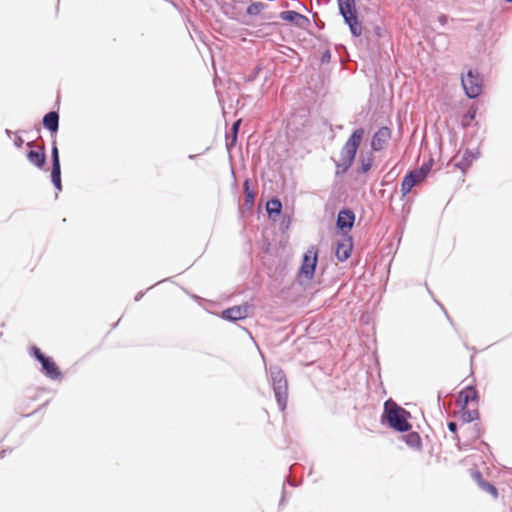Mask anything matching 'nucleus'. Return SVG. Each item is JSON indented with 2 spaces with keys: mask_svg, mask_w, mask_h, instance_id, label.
I'll list each match as a JSON object with an SVG mask.
<instances>
[{
  "mask_svg": "<svg viewBox=\"0 0 512 512\" xmlns=\"http://www.w3.org/2000/svg\"><path fill=\"white\" fill-rule=\"evenodd\" d=\"M402 440L411 449L418 451L422 449V439L418 432L408 431V434L402 436Z\"/></svg>",
  "mask_w": 512,
  "mask_h": 512,
  "instance_id": "nucleus-18",
  "label": "nucleus"
},
{
  "mask_svg": "<svg viewBox=\"0 0 512 512\" xmlns=\"http://www.w3.org/2000/svg\"><path fill=\"white\" fill-rule=\"evenodd\" d=\"M41 364V372L49 379L51 380H58L61 378L62 373L54 360L46 356L43 358V360L40 362Z\"/></svg>",
  "mask_w": 512,
  "mask_h": 512,
  "instance_id": "nucleus-10",
  "label": "nucleus"
},
{
  "mask_svg": "<svg viewBox=\"0 0 512 512\" xmlns=\"http://www.w3.org/2000/svg\"><path fill=\"white\" fill-rule=\"evenodd\" d=\"M240 124H241V119L236 120L232 124V127H231V140H230V143H227V147L228 148L232 147V146H234L236 144Z\"/></svg>",
  "mask_w": 512,
  "mask_h": 512,
  "instance_id": "nucleus-28",
  "label": "nucleus"
},
{
  "mask_svg": "<svg viewBox=\"0 0 512 512\" xmlns=\"http://www.w3.org/2000/svg\"><path fill=\"white\" fill-rule=\"evenodd\" d=\"M61 180V164L51 165V182Z\"/></svg>",
  "mask_w": 512,
  "mask_h": 512,
  "instance_id": "nucleus-34",
  "label": "nucleus"
},
{
  "mask_svg": "<svg viewBox=\"0 0 512 512\" xmlns=\"http://www.w3.org/2000/svg\"><path fill=\"white\" fill-rule=\"evenodd\" d=\"M470 475L472 479L477 483L478 487L481 486L482 482L486 481L483 479L482 473L477 469H471Z\"/></svg>",
  "mask_w": 512,
  "mask_h": 512,
  "instance_id": "nucleus-35",
  "label": "nucleus"
},
{
  "mask_svg": "<svg viewBox=\"0 0 512 512\" xmlns=\"http://www.w3.org/2000/svg\"><path fill=\"white\" fill-rule=\"evenodd\" d=\"M346 25H348L351 34L359 37L362 34V24L359 21L358 13L342 16Z\"/></svg>",
  "mask_w": 512,
  "mask_h": 512,
  "instance_id": "nucleus-16",
  "label": "nucleus"
},
{
  "mask_svg": "<svg viewBox=\"0 0 512 512\" xmlns=\"http://www.w3.org/2000/svg\"><path fill=\"white\" fill-rule=\"evenodd\" d=\"M360 162H361L360 172L363 174L367 173L371 169L372 164H373L372 153L369 152L366 156H361Z\"/></svg>",
  "mask_w": 512,
  "mask_h": 512,
  "instance_id": "nucleus-26",
  "label": "nucleus"
},
{
  "mask_svg": "<svg viewBox=\"0 0 512 512\" xmlns=\"http://www.w3.org/2000/svg\"><path fill=\"white\" fill-rule=\"evenodd\" d=\"M435 302L442 308V310L444 311V313L446 315V318L450 321V323H452V320H451L450 316L448 315L446 310L443 308V306L437 300H435Z\"/></svg>",
  "mask_w": 512,
  "mask_h": 512,
  "instance_id": "nucleus-41",
  "label": "nucleus"
},
{
  "mask_svg": "<svg viewBox=\"0 0 512 512\" xmlns=\"http://www.w3.org/2000/svg\"><path fill=\"white\" fill-rule=\"evenodd\" d=\"M505 1L508 2V3H512V0H505Z\"/></svg>",
  "mask_w": 512,
  "mask_h": 512,
  "instance_id": "nucleus-49",
  "label": "nucleus"
},
{
  "mask_svg": "<svg viewBox=\"0 0 512 512\" xmlns=\"http://www.w3.org/2000/svg\"><path fill=\"white\" fill-rule=\"evenodd\" d=\"M480 157V152L478 149L470 150L466 149L463 153L461 160L455 163V167L460 169L463 173H465L472 163Z\"/></svg>",
  "mask_w": 512,
  "mask_h": 512,
  "instance_id": "nucleus-12",
  "label": "nucleus"
},
{
  "mask_svg": "<svg viewBox=\"0 0 512 512\" xmlns=\"http://www.w3.org/2000/svg\"><path fill=\"white\" fill-rule=\"evenodd\" d=\"M284 500H285V488L283 487V490H282V497L280 499V505H282L284 503Z\"/></svg>",
  "mask_w": 512,
  "mask_h": 512,
  "instance_id": "nucleus-45",
  "label": "nucleus"
},
{
  "mask_svg": "<svg viewBox=\"0 0 512 512\" xmlns=\"http://www.w3.org/2000/svg\"><path fill=\"white\" fill-rule=\"evenodd\" d=\"M27 159L35 167H37L38 169H42L46 163L45 147L42 145L38 147L37 151L30 150L27 153Z\"/></svg>",
  "mask_w": 512,
  "mask_h": 512,
  "instance_id": "nucleus-15",
  "label": "nucleus"
},
{
  "mask_svg": "<svg viewBox=\"0 0 512 512\" xmlns=\"http://www.w3.org/2000/svg\"><path fill=\"white\" fill-rule=\"evenodd\" d=\"M411 413L399 406L392 399L384 402L383 412L380 423L396 432L406 433L411 430L412 425L409 423Z\"/></svg>",
  "mask_w": 512,
  "mask_h": 512,
  "instance_id": "nucleus-1",
  "label": "nucleus"
},
{
  "mask_svg": "<svg viewBox=\"0 0 512 512\" xmlns=\"http://www.w3.org/2000/svg\"><path fill=\"white\" fill-rule=\"evenodd\" d=\"M266 212L270 219L274 221L282 212V203L278 198H271L266 203Z\"/></svg>",
  "mask_w": 512,
  "mask_h": 512,
  "instance_id": "nucleus-19",
  "label": "nucleus"
},
{
  "mask_svg": "<svg viewBox=\"0 0 512 512\" xmlns=\"http://www.w3.org/2000/svg\"><path fill=\"white\" fill-rule=\"evenodd\" d=\"M60 164L59 150L57 147L56 137H52L51 145V165Z\"/></svg>",
  "mask_w": 512,
  "mask_h": 512,
  "instance_id": "nucleus-29",
  "label": "nucleus"
},
{
  "mask_svg": "<svg viewBox=\"0 0 512 512\" xmlns=\"http://www.w3.org/2000/svg\"><path fill=\"white\" fill-rule=\"evenodd\" d=\"M364 134V128L359 127L355 129L342 147L340 151V159L344 160V168H350L352 166Z\"/></svg>",
  "mask_w": 512,
  "mask_h": 512,
  "instance_id": "nucleus-3",
  "label": "nucleus"
},
{
  "mask_svg": "<svg viewBox=\"0 0 512 512\" xmlns=\"http://www.w3.org/2000/svg\"><path fill=\"white\" fill-rule=\"evenodd\" d=\"M330 59V52L327 50L325 53H323L322 55V61H325V60H329Z\"/></svg>",
  "mask_w": 512,
  "mask_h": 512,
  "instance_id": "nucleus-42",
  "label": "nucleus"
},
{
  "mask_svg": "<svg viewBox=\"0 0 512 512\" xmlns=\"http://www.w3.org/2000/svg\"><path fill=\"white\" fill-rule=\"evenodd\" d=\"M6 454V450L0 451V459L4 458Z\"/></svg>",
  "mask_w": 512,
  "mask_h": 512,
  "instance_id": "nucleus-46",
  "label": "nucleus"
},
{
  "mask_svg": "<svg viewBox=\"0 0 512 512\" xmlns=\"http://www.w3.org/2000/svg\"><path fill=\"white\" fill-rule=\"evenodd\" d=\"M337 1H338L339 13L341 16L349 15L352 13L353 14L357 13L355 0H337Z\"/></svg>",
  "mask_w": 512,
  "mask_h": 512,
  "instance_id": "nucleus-22",
  "label": "nucleus"
},
{
  "mask_svg": "<svg viewBox=\"0 0 512 512\" xmlns=\"http://www.w3.org/2000/svg\"><path fill=\"white\" fill-rule=\"evenodd\" d=\"M248 305L233 306L222 311L221 317L230 322L243 320L248 316Z\"/></svg>",
  "mask_w": 512,
  "mask_h": 512,
  "instance_id": "nucleus-9",
  "label": "nucleus"
},
{
  "mask_svg": "<svg viewBox=\"0 0 512 512\" xmlns=\"http://www.w3.org/2000/svg\"><path fill=\"white\" fill-rule=\"evenodd\" d=\"M261 71H262L261 65L255 66L254 69L252 70V72L244 77V82L250 83V82L255 81Z\"/></svg>",
  "mask_w": 512,
  "mask_h": 512,
  "instance_id": "nucleus-32",
  "label": "nucleus"
},
{
  "mask_svg": "<svg viewBox=\"0 0 512 512\" xmlns=\"http://www.w3.org/2000/svg\"><path fill=\"white\" fill-rule=\"evenodd\" d=\"M391 138V129L383 126L379 128L371 139V148L374 151H381L385 148L387 142Z\"/></svg>",
  "mask_w": 512,
  "mask_h": 512,
  "instance_id": "nucleus-8",
  "label": "nucleus"
},
{
  "mask_svg": "<svg viewBox=\"0 0 512 512\" xmlns=\"http://www.w3.org/2000/svg\"><path fill=\"white\" fill-rule=\"evenodd\" d=\"M318 261V249L312 245L303 254L302 263L299 270V277L304 278L307 282L313 279Z\"/></svg>",
  "mask_w": 512,
  "mask_h": 512,
  "instance_id": "nucleus-4",
  "label": "nucleus"
},
{
  "mask_svg": "<svg viewBox=\"0 0 512 512\" xmlns=\"http://www.w3.org/2000/svg\"><path fill=\"white\" fill-rule=\"evenodd\" d=\"M269 382L274 391V395L280 411H284L288 401V382L286 374L277 365H271L267 369Z\"/></svg>",
  "mask_w": 512,
  "mask_h": 512,
  "instance_id": "nucleus-2",
  "label": "nucleus"
},
{
  "mask_svg": "<svg viewBox=\"0 0 512 512\" xmlns=\"http://www.w3.org/2000/svg\"><path fill=\"white\" fill-rule=\"evenodd\" d=\"M5 133H6L8 136H10V135L12 134L11 130H9V129H6V130H5Z\"/></svg>",
  "mask_w": 512,
  "mask_h": 512,
  "instance_id": "nucleus-47",
  "label": "nucleus"
},
{
  "mask_svg": "<svg viewBox=\"0 0 512 512\" xmlns=\"http://www.w3.org/2000/svg\"><path fill=\"white\" fill-rule=\"evenodd\" d=\"M23 143H24V141H23L22 137L19 135H16L14 138V145L17 148H20L23 145Z\"/></svg>",
  "mask_w": 512,
  "mask_h": 512,
  "instance_id": "nucleus-39",
  "label": "nucleus"
},
{
  "mask_svg": "<svg viewBox=\"0 0 512 512\" xmlns=\"http://www.w3.org/2000/svg\"><path fill=\"white\" fill-rule=\"evenodd\" d=\"M30 355H31L32 357H34V358H35L37 361H39V362H41V361L43 360V358H45V357H46V355H44V354L41 352V350H40L38 347H36V346H32V347L30 348Z\"/></svg>",
  "mask_w": 512,
  "mask_h": 512,
  "instance_id": "nucleus-36",
  "label": "nucleus"
},
{
  "mask_svg": "<svg viewBox=\"0 0 512 512\" xmlns=\"http://www.w3.org/2000/svg\"><path fill=\"white\" fill-rule=\"evenodd\" d=\"M279 17L281 20L283 21H287V22H298V21H301V22H309V19L305 16V15H302L296 11H292V10H286V11H282L280 14H279Z\"/></svg>",
  "mask_w": 512,
  "mask_h": 512,
  "instance_id": "nucleus-21",
  "label": "nucleus"
},
{
  "mask_svg": "<svg viewBox=\"0 0 512 512\" xmlns=\"http://www.w3.org/2000/svg\"><path fill=\"white\" fill-rule=\"evenodd\" d=\"M461 83L469 99H476L482 93V79L472 70L468 71L466 77H462Z\"/></svg>",
  "mask_w": 512,
  "mask_h": 512,
  "instance_id": "nucleus-5",
  "label": "nucleus"
},
{
  "mask_svg": "<svg viewBox=\"0 0 512 512\" xmlns=\"http://www.w3.org/2000/svg\"><path fill=\"white\" fill-rule=\"evenodd\" d=\"M345 167V164H344V160H339L338 162H336V176H340V175H343L345 172H347V170L349 168H344Z\"/></svg>",
  "mask_w": 512,
  "mask_h": 512,
  "instance_id": "nucleus-37",
  "label": "nucleus"
},
{
  "mask_svg": "<svg viewBox=\"0 0 512 512\" xmlns=\"http://www.w3.org/2000/svg\"><path fill=\"white\" fill-rule=\"evenodd\" d=\"M478 397V392L476 388L472 385H468L463 390L459 392L458 403L461 410L467 408L469 402L475 400Z\"/></svg>",
  "mask_w": 512,
  "mask_h": 512,
  "instance_id": "nucleus-14",
  "label": "nucleus"
},
{
  "mask_svg": "<svg viewBox=\"0 0 512 512\" xmlns=\"http://www.w3.org/2000/svg\"><path fill=\"white\" fill-rule=\"evenodd\" d=\"M418 173L411 170L404 176L401 183L402 197L408 195L415 185L423 181Z\"/></svg>",
  "mask_w": 512,
  "mask_h": 512,
  "instance_id": "nucleus-11",
  "label": "nucleus"
},
{
  "mask_svg": "<svg viewBox=\"0 0 512 512\" xmlns=\"http://www.w3.org/2000/svg\"><path fill=\"white\" fill-rule=\"evenodd\" d=\"M482 491L490 494L493 498L498 497V490L497 488L490 482L485 481L481 483V486L479 487Z\"/></svg>",
  "mask_w": 512,
  "mask_h": 512,
  "instance_id": "nucleus-30",
  "label": "nucleus"
},
{
  "mask_svg": "<svg viewBox=\"0 0 512 512\" xmlns=\"http://www.w3.org/2000/svg\"><path fill=\"white\" fill-rule=\"evenodd\" d=\"M144 296V292L143 291H140L136 294L134 300L137 302L139 301L142 297Z\"/></svg>",
  "mask_w": 512,
  "mask_h": 512,
  "instance_id": "nucleus-43",
  "label": "nucleus"
},
{
  "mask_svg": "<svg viewBox=\"0 0 512 512\" xmlns=\"http://www.w3.org/2000/svg\"><path fill=\"white\" fill-rule=\"evenodd\" d=\"M267 5L263 2H251L246 9L249 16H257L262 10L266 9Z\"/></svg>",
  "mask_w": 512,
  "mask_h": 512,
  "instance_id": "nucleus-25",
  "label": "nucleus"
},
{
  "mask_svg": "<svg viewBox=\"0 0 512 512\" xmlns=\"http://www.w3.org/2000/svg\"><path fill=\"white\" fill-rule=\"evenodd\" d=\"M301 121L300 124L302 127H305L309 123V111L303 110V114L299 115ZM298 118V115L294 114L292 117V121L289 123V126L294 124V121Z\"/></svg>",
  "mask_w": 512,
  "mask_h": 512,
  "instance_id": "nucleus-31",
  "label": "nucleus"
},
{
  "mask_svg": "<svg viewBox=\"0 0 512 512\" xmlns=\"http://www.w3.org/2000/svg\"><path fill=\"white\" fill-rule=\"evenodd\" d=\"M341 238L336 245V258L340 262L346 261L353 250V237L352 235H340Z\"/></svg>",
  "mask_w": 512,
  "mask_h": 512,
  "instance_id": "nucleus-7",
  "label": "nucleus"
},
{
  "mask_svg": "<svg viewBox=\"0 0 512 512\" xmlns=\"http://www.w3.org/2000/svg\"><path fill=\"white\" fill-rule=\"evenodd\" d=\"M43 126L51 133V137H56L59 129V114L57 111L46 113L42 120Z\"/></svg>",
  "mask_w": 512,
  "mask_h": 512,
  "instance_id": "nucleus-13",
  "label": "nucleus"
},
{
  "mask_svg": "<svg viewBox=\"0 0 512 512\" xmlns=\"http://www.w3.org/2000/svg\"><path fill=\"white\" fill-rule=\"evenodd\" d=\"M355 213L350 208L339 210L336 218V229L340 235H351V230L355 223Z\"/></svg>",
  "mask_w": 512,
  "mask_h": 512,
  "instance_id": "nucleus-6",
  "label": "nucleus"
},
{
  "mask_svg": "<svg viewBox=\"0 0 512 512\" xmlns=\"http://www.w3.org/2000/svg\"><path fill=\"white\" fill-rule=\"evenodd\" d=\"M448 430L453 433V440L456 441V445L460 451H468L471 448L470 442H462L459 435L457 434L458 425L454 421H450L447 424Z\"/></svg>",
  "mask_w": 512,
  "mask_h": 512,
  "instance_id": "nucleus-20",
  "label": "nucleus"
},
{
  "mask_svg": "<svg viewBox=\"0 0 512 512\" xmlns=\"http://www.w3.org/2000/svg\"><path fill=\"white\" fill-rule=\"evenodd\" d=\"M243 190L245 194L244 205L247 210L252 209L255 202V191L253 189V183L250 178H246L243 182Z\"/></svg>",
  "mask_w": 512,
  "mask_h": 512,
  "instance_id": "nucleus-17",
  "label": "nucleus"
},
{
  "mask_svg": "<svg viewBox=\"0 0 512 512\" xmlns=\"http://www.w3.org/2000/svg\"><path fill=\"white\" fill-rule=\"evenodd\" d=\"M26 145H27V147L32 148L33 147V142H28Z\"/></svg>",
  "mask_w": 512,
  "mask_h": 512,
  "instance_id": "nucleus-48",
  "label": "nucleus"
},
{
  "mask_svg": "<svg viewBox=\"0 0 512 512\" xmlns=\"http://www.w3.org/2000/svg\"><path fill=\"white\" fill-rule=\"evenodd\" d=\"M464 433L467 435V440L464 442H470L471 444L480 438L481 427L479 423H475L473 426L465 429Z\"/></svg>",
  "mask_w": 512,
  "mask_h": 512,
  "instance_id": "nucleus-24",
  "label": "nucleus"
},
{
  "mask_svg": "<svg viewBox=\"0 0 512 512\" xmlns=\"http://www.w3.org/2000/svg\"><path fill=\"white\" fill-rule=\"evenodd\" d=\"M480 414L477 409L468 410L467 408L461 410L460 419L463 424H469L476 420H479Z\"/></svg>",
  "mask_w": 512,
  "mask_h": 512,
  "instance_id": "nucleus-23",
  "label": "nucleus"
},
{
  "mask_svg": "<svg viewBox=\"0 0 512 512\" xmlns=\"http://www.w3.org/2000/svg\"><path fill=\"white\" fill-rule=\"evenodd\" d=\"M431 166H432V160L430 161V163H424L420 168L418 169H414L413 171L414 172H419V176L422 180H424L426 178V176L428 175V173L430 172V169H431Z\"/></svg>",
  "mask_w": 512,
  "mask_h": 512,
  "instance_id": "nucleus-33",
  "label": "nucleus"
},
{
  "mask_svg": "<svg viewBox=\"0 0 512 512\" xmlns=\"http://www.w3.org/2000/svg\"><path fill=\"white\" fill-rule=\"evenodd\" d=\"M476 117V108L470 107L468 111L463 115L461 124L463 127H467Z\"/></svg>",
  "mask_w": 512,
  "mask_h": 512,
  "instance_id": "nucleus-27",
  "label": "nucleus"
},
{
  "mask_svg": "<svg viewBox=\"0 0 512 512\" xmlns=\"http://www.w3.org/2000/svg\"><path fill=\"white\" fill-rule=\"evenodd\" d=\"M449 21V17L445 14H441L438 16V22L441 26H445Z\"/></svg>",
  "mask_w": 512,
  "mask_h": 512,
  "instance_id": "nucleus-38",
  "label": "nucleus"
},
{
  "mask_svg": "<svg viewBox=\"0 0 512 512\" xmlns=\"http://www.w3.org/2000/svg\"><path fill=\"white\" fill-rule=\"evenodd\" d=\"M52 184H53L54 188L57 191H61L62 190V182H61V180H59L58 182L52 181Z\"/></svg>",
  "mask_w": 512,
  "mask_h": 512,
  "instance_id": "nucleus-40",
  "label": "nucleus"
},
{
  "mask_svg": "<svg viewBox=\"0 0 512 512\" xmlns=\"http://www.w3.org/2000/svg\"><path fill=\"white\" fill-rule=\"evenodd\" d=\"M285 483H288L289 485L291 486H297L296 483H294L293 481H291L290 477L289 476H286L285 478Z\"/></svg>",
  "mask_w": 512,
  "mask_h": 512,
  "instance_id": "nucleus-44",
  "label": "nucleus"
}]
</instances>
